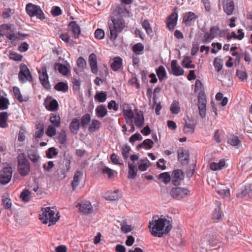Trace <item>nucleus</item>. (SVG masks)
<instances>
[{
  "label": "nucleus",
  "instance_id": "obj_55",
  "mask_svg": "<svg viewBox=\"0 0 252 252\" xmlns=\"http://www.w3.org/2000/svg\"><path fill=\"white\" fill-rule=\"evenodd\" d=\"M9 104V102L7 98L3 96L0 97V110L7 109Z\"/></svg>",
  "mask_w": 252,
  "mask_h": 252
},
{
  "label": "nucleus",
  "instance_id": "obj_17",
  "mask_svg": "<svg viewBox=\"0 0 252 252\" xmlns=\"http://www.w3.org/2000/svg\"><path fill=\"white\" fill-rule=\"evenodd\" d=\"M223 9L228 15L232 14L234 9V3L232 0H225L223 3Z\"/></svg>",
  "mask_w": 252,
  "mask_h": 252
},
{
  "label": "nucleus",
  "instance_id": "obj_33",
  "mask_svg": "<svg viewBox=\"0 0 252 252\" xmlns=\"http://www.w3.org/2000/svg\"><path fill=\"white\" fill-rule=\"evenodd\" d=\"M225 161L224 159H221L220 160L219 163L213 162L210 165V169L213 171H217L221 170L223 167L225 166Z\"/></svg>",
  "mask_w": 252,
  "mask_h": 252
},
{
  "label": "nucleus",
  "instance_id": "obj_57",
  "mask_svg": "<svg viewBox=\"0 0 252 252\" xmlns=\"http://www.w3.org/2000/svg\"><path fill=\"white\" fill-rule=\"evenodd\" d=\"M56 139L61 144H64L66 139L65 131L64 130H62L59 135L56 137Z\"/></svg>",
  "mask_w": 252,
  "mask_h": 252
},
{
  "label": "nucleus",
  "instance_id": "obj_27",
  "mask_svg": "<svg viewBox=\"0 0 252 252\" xmlns=\"http://www.w3.org/2000/svg\"><path fill=\"white\" fill-rule=\"evenodd\" d=\"M83 177V172L81 171H77L73 177V180L72 182V187L73 190H75L79 185L80 181Z\"/></svg>",
  "mask_w": 252,
  "mask_h": 252
},
{
  "label": "nucleus",
  "instance_id": "obj_54",
  "mask_svg": "<svg viewBox=\"0 0 252 252\" xmlns=\"http://www.w3.org/2000/svg\"><path fill=\"white\" fill-rule=\"evenodd\" d=\"M149 164L150 162L147 159L141 160L138 165V169L141 171H146L149 167Z\"/></svg>",
  "mask_w": 252,
  "mask_h": 252
},
{
  "label": "nucleus",
  "instance_id": "obj_63",
  "mask_svg": "<svg viewBox=\"0 0 252 252\" xmlns=\"http://www.w3.org/2000/svg\"><path fill=\"white\" fill-rule=\"evenodd\" d=\"M107 107L109 110L113 109L117 111L119 109V104L115 100H112L108 102Z\"/></svg>",
  "mask_w": 252,
  "mask_h": 252
},
{
  "label": "nucleus",
  "instance_id": "obj_16",
  "mask_svg": "<svg viewBox=\"0 0 252 252\" xmlns=\"http://www.w3.org/2000/svg\"><path fill=\"white\" fill-rule=\"evenodd\" d=\"M69 31L71 32L72 36L74 38L78 37L81 33L80 28L75 21H71L69 24Z\"/></svg>",
  "mask_w": 252,
  "mask_h": 252
},
{
  "label": "nucleus",
  "instance_id": "obj_49",
  "mask_svg": "<svg viewBox=\"0 0 252 252\" xmlns=\"http://www.w3.org/2000/svg\"><path fill=\"white\" fill-rule=\"evenodd\" d=\"M13 92L16 98L18 100L19 102H23L27 101L26 99L23 98V96L21 94L20 89L17 87H14L13 88Z\"/></svg>",
  "mask_w": 252,
  "mask_h": 252
},
{
  "label": "nucleus",
  "instance_id": "obj_47",
  "mask_svg": "<svg viewBox=\"0 0 252 252\" xmlns=\"http://www.w3.org/2000/svg\"><path fill=\"white\" fill-rule=\"evenodd\" d=\"M32 192L28 189H24L20 194V198L24 202H28L31 198Z\"/></svg>",
  "mask_w": 252,
  "mask_h": 252
},
{
  "label": "nucleus",
  "instance_id": "obj_3",
  "mask_svg": "<svg viewBox=\"0 0 252 252\" xmlns=\"http://www.w3.org/2000/svg\"><path fill=\"white\" fill-rule=\"evenodd\" d=\"M26 10L27 14L31 17H36V18L42 20L45 18L44 14L38 5L32 3L27 4Z\"/></svg>",
  "mask_w": 252,
  "mask_h": 252
},
{
  "label": "nucleus",
  "instance_id": "obj_35",
  "mask_svg": "<svg viewBox=\"0 0 252 252\" xmlns=\"http://www.w3.org/2000/svg\"><path fill=\"white\" fill-rule=\"evenodd\" d=\"M192 60L190 57H184L182 61V65L184 67L187 68H194L195 67V65L192 64Z\"/></svg>",
  "mask_w": 252,
  "mask_h": 252
},
{
  "label": "nucleus",
  "instance_id": "obj_30",
  "mask_svg": "<svg viewBox=\"0 0 252 252\" xmlns=\"http://www.w3.org/2000/svg\"><path fill=\"white\" fill-rule=\"evenodd\" d=\"M123 60L119 57H116L113 59V62L111 65V68L114 71H117L122 66Z\"/></svg>",
  "mask_w": 252,
  "mask_h": 252
},
{
  "label": "nucleus",
  "instance_id": "obj_52",
  "mask_svg": "<svg viewBox=\"0 0 252 252\" xmlns=\"http://www.w3.org/2000/svg\"><path fill=\"white\" fill-rule=\"evenodd\" d=\"M121 150L123 158L126 159L129 157V152L131 150L130 147L127 145H125L122 147Z\"/></svg>",
  "mask_w": 252,
  "mask_h": 252
},
{
  "label": "nucleus",
  "instance_id": "obj_9",
  "mask_svg": "<svg viewBox=\"0 0 252 252\" xmlns=\"http://www.w3.org/2000/svg\"><path fill=\"white\" fill-rule=\"evenodd\" d=\"M123 114L126 124H129V121L134 118V112L131 106L127 103L123 105Z\"/></svg>",
  "mask_w": 252,
  "mask_h": 252
},
{
  "label": "nucleus",
  "instance_id": "obj_34",
  "mask_svg": "<svg viewBox=\"0 0 252 252\" xmlns=\"http://www.w3.org/2000/svg\"><path fill=\"white\" fill-rule=\"evenodd\" d=\"M194 92L197 94L198 96H205V94L203 91L202 83L200 80H197L195 83Z\"/></svg>",
  "mask_w": 252,
  "mask_h": 252
},
{
  "label": "nucleus",
  "instance_id": "obj_32",
  "mask_svg": "<svg viewBox=\"0 0 252 252\" xmlns=\"http://www.w3.org/2000/svg\"><path fill=\"white\" fill-rule=\"evenodd\" d=\"M196 18L195 14L192 12L186 13L183 18V22L186 25H190L191 22Z\"/></svg>",
  "mask_w": 252,
  "mask_h": 252
},
{
  "label": "nucleus",
  "instance_id": "obj_21",
  "mask_svg": "<svg viewBox=\"0 0 252 252\" xmlns=\"http://www.w3.org/2000/svg\"><path fill=\"white\" fill-rule=\"evenodd\" d=\"M55 69L58 70L63 76H66L70 71V66L69 64L64 65L61 63H56L55 65Z\"/></svg>",
  "mask_w": 252,
  "mask_h": 252
},
{
  "label": "nucleus",
  "instance_id": "obj_58",
  "mask_svg": "<svg viewBox=\"0 0 252 252\" xmlns=\"http://www.w3.org/2000/svg\"><path fill=\"white\" fill-rule=\"evenodd\" d=\"M142 26L148 34L150 35L152 33L153 31L148 21L144 20L142 22Z\"/></svg>",
  "mask_w": 252,
  "mask_h": 252
},
{
  "label": "nucleus",
  "instance_id": "obj_48",
  "mask_svg": "<svg viewBox=\"0 0 252 252\" xmlns=\"http://www.w3.org/2000/svg\"><path fill=\"white\" fill-rule=\"evenodd\" d=\"M134 123L137 127H142L144 124V119L143 115L137 114L134 118Z\"/></svg>",
  "mask_w": 252,
  "mask_h": 252
},
{
  "label": "nucleus",
  "instance_id": "obj_7",
  "mask_svg": "<svg viewBox=\"0 0 252 252\" xmlns=\"http://www.w3.org/2000/svg\"><path fill=\"white\" fill-rule=\"evenodd\" d=\"M189 190L181 187L172 188L170 191V195L174 198H184L189 196Z\"/></svg>",
  "mask_w": 252,
  "mask_h": 252
},
{
  "label": "nucleus",
  "instance_id": "obj_6",
  "mask_svg": "<svg viewBox=\"0 0 252 252\" xmlns=\"http://www.w3.org/2000/svg\"><path fill=\"white\" fill-rule=\"evenodd\" d=\"M0 173V183L2 185H6L11 179L12 168L10 166H6L3 168Z\"/></svg>",
  "mask_w": 252,
  "mask_h": 252
},
{
  "label": "nucleus",
  "instance_id": "obj_59",
  "mask_svg": "<svg viewBox=\"0 0 252 252\" xmlns=\"http://www.w3.org/2000/svg\"><path fill=\"white\" fill-rule=\"evenodd\" d=\"M44 126L42 124H39L35 133V139L40 138L43 134Z\"/></svg>",
  "mask_w": 252,
  "mask_h": 252
},
{
  "label": "nucleus",
  "instance_id": "obj_51",
  "mask_svg": "<svg viewBox=\"0 0 252 252\" xmlns=\"http://www.w3.org/2000/svg\"><path fill=\"white\" fill-rule=\"evenodd\" d=\"M41 213L39 214V220L43 223H47V207H43L41 209Z\"/></svg>",
  "mask_w": 252,
  "mask_h": 252
},
{
  "label": "nucleus",
  "instance_id": "obj_11",
  "mask_svg": "<svg viewBox=\"0 0 252 252\" xmlns=\"http://www.w3.org/2000/svg\"><path fill=\"white\" fill-rule=\"evenodd\" d=\"M178 160L181 162L182 164L186 165L189 161V152L188 150L180 148L178 151Z\"/></svg>",
  "mask_w": 252,
  "mask_h": 252
},
{
  "label": "nucleus",
  "instance_id": "obj_56",
  "mask_svg": "<svg viewBox=\"0 0 252 252\" xmlns=\"http://www.w3.org/2000/svg\"><path fill=\"white\" fill-rule=\"evenodd\" d=\"M100 126V123L99 121L96 119H93L91 123L90 126V130L91 131H94L96 129H98Z\"/></svg>",
  "mask_w": 252,
  "mask_h": 252
},
{
  "label": "nucleus",
  "instance_id": "obj_40",
  "mask_svg": "<svg viewBox=\"0 0 252 252\" xmlns=\"http://www.w3.org/2000/svg\"><path fill=\"white\" fill-rule=\"evenodd\" d=\"M158 179L160 180L162 182L165 184H168L171 181V176L168 172H163L160 173L158 177Z\"/></svg>",
  "mask_w": 252,
  "mask_h": 252
},
{
  "label": "nucleus",
  "instance_id": "obj_64",
  "mask_svg": "<svg viewBox=\"0 0 252 252\" xmlns=\"http://www.w3.org/2000/svg\"><path fill=\"white\" fill-rule=\"evenodd\" d=\"M91 121L90 115L87 114L83 116L81 119V124L83 127H85Z\"/></svg>",
  "mask_w": 252,
  "mask_h": 252
},
{
  "label": "nucleus",
  "instance_id": "obj_38",
  "mask_svg": "<svg viewBox=\"0 0 252 252\" xmlns=\"http://www.w3.org/2000/svg\"><path fill=\"white\" fill-rule=\"evenodd\" d=\"M59 109V105L57 100L55 99H52L48 102V111L56 112Z\"/></svg>",
  "mask_w": 252,
  "mask_h": 252
},
{
  "label": "nucleus",
  "instance_id": "obj_36",
  "mask_svg": "<svg viewBox=\"0 0 252 252\" xmlns=\"http://www.w3.org/2000/svg\"><path fill=\"white\" fill-rule=\"evenodd\" d=\"M8 117V114L6 112L0 113V127L6 128L8 126L7 121Z\"/></svg>",
  "mask_w": 252,
  "mask_h": 252
},
{
  "label": "nucleus",
  "instance_id": "obj_23",
  "mask_svg": "<svg viewBox=\"0 0 252 252\" xmlns=\"http://www.w3.org/2000/svg\"><path fill=\"white\" fill-rule=\"evenodd\" d=\"M77 67L74 68V71L77 74H80L83 71L86 66V62L82 57H79L77 61Z\"/></svg>",
  "mask_w": 252,
  "mask_h": 252
},
{
  "label": "nucleus",
  "instance_id": "obj_8",
  "mask_svg": "<svg viewBox=\"0 0 252 252\" xmlns=\"http://www.w3.org/2000/svg\"><path fill=\"white\" fill-rule=\"evenodd\" d=\"M60 217V213L56 208L48 207V226L55 224Z\"/></svg>",
  "mask_w": 252,
  "mask_h": 252
},
{
  "label": "nucleus",
  "instance_id": "obj_14",
  "mask_svg": "<svg viewBox=\"0 0 252 252\" xmlns=\"http://www.w3.org/2000/svg\"><path fill=\"white\" fill-rule=\"evenodd\" d=\"M198 108L201 117L204 118L206 115V99L205 96H198Z\"/></svg>",
  "mask_w": 252,
  "mask_h": 252
},
{
  "label": "nucleus",
  "instance_id": "obj_4",
  "mask_svg": "<svg viewBox=\"0 0 252 252\" xmlns=\"http://www.w3.org/2000/svg\"><path fill=\"white\" fill-rule=\"evenodd\" d=\"M18 170L19 174L25 176L29 174L30 171V163L23 154H20L18 157Z\"/></svg>",
  "mask_w": 252,
  "mask_h": 252
},
{
  "label": "nucleus",
  "instance_id": "obj_10",
  "mask_svg": "<svg viewBox=\"0 0 252 252\" xmlns=\"http://www.w3.org/2000/svg\"><path fill=\"white\" fill-rule=\"evenodd\" d=\"M39 79L42 85L45 88L47 89V65L46 63H42L41 69L38 71Z\"/></svg>",
  "mask_w": 252,
  "mask_h": 252
},
{
  "label": "nucleus",
  "instance_id": "obj_12",
  "mask_svg": "<svg viewBox=\"0 0 252 252\" xmlns=\"http://www.w3.org/2000/svg\"><path fill=\"white\" fill-rule=\"evenodd\" d=\"M184 178V174L180 169L173 171L172 173V181L174 186H179L181 181Z\"/></svg>",
  "mask_w": 252,
  "mask_h": 252
},
{
  "label": "nucleus",
  "instance_id": "obj_45",
  "mask_svg": "<svg viewBox=\"0 0 252 252\" xmlns=\"http://www.w3.org/2000/svg\"><path fill=\"white\" fill-rule=\"evenodd\" d=\"M144 48V47L142 43H138L132 46V50L136 55H140L142 54Z\"/></svg>",
  "mask_w": 252,
  "mask_h": 252
},
{
  "label": "nucleus",
  "instance_id": "obj_25",
  "mask_svg": "<svg viewBox=\"0 0 252 252\" xmlns=\"http://www.w3.org/2000/svg\"><path fill=\"white\" fill-rule=\"evenodd\" d=\"M185 124L184 127V132L186 134H190L194 132L195 125L190 122V120L188 121L185 120Z\"/></svg>",
  "mask_w": 252,
  "mask_h": 252
},
{
  "label": "nucleus",
  "instance_id": "obj_61",
  "mask_svg": "<svg viewBox=\"0 0 252 252\" xmlns=\"http://www.w3.org/2000/svg\"><path fill=\"white\" fill-rule=\"evenodd\" d=\"M236 75L241 81H244L247 79V74L245 69L242 70H237Z\"/></svg>",
  "mask_w": 252,
  "mask_h": 252
},
{
  "label": "nucleus",
  "instance_id": "obj_2",
  "mask_svg": "<svg viewBox=\"0 0 252 252\" xmlns=\"http://www.w3.org/2000/svg\"><path fill=\"white\" fill-rule=\"evenodd\" d=\"M110 30V39L114 41L117 38L119 33L121 32L125 27V23L122 18H113L112 22L108 23Z\"/></svg>",
  "mask_w": 252,
  "mask_h": 252
},
{
  "label": "nucleus",
  "instance_id": "obj_46",
  "mask_svg": "<svg viewBox=\"0 0 252 252\" xmlns=\"http://www.w3.org/2000/svg\"><path fill=\"white\" fill-rule=\"evenodd\" d=\"M11 32V27L8 24L2 25L0 27V34L7 36Z\"/></svg>",
  "mask_w": 252,
  "mask_h": 252
},
{
  "label": "nucleus",
  "instance_id": "obj_22",
  "mask_svg": "<svg viewBox=\"0 0 252 252\" xmlns=\"http://www.w3.org/2000/svg\"><path fill=\"white\" fill-rule=\"evenodd\" d=\"M95 112L96 116L99 118H104L108 114V111L104 105L97 106L95 109Z\"/></svg>",
  "mask_w": 252,
  "mask_h": 252
},
{
  "label": "nucleus",
  "instance_id": "obj_24",
  "mask_svg": "<svg viewBox=\"0 0 252 252\" xmlns=\"http://www.w3.org/2000/svg\"><path fill=\"white\" fill-rule=\"evenodd\" d=\"M104 197L107 200L115 201L118 200L120 197L119 191L116 190L107 191L104 194Z\"/></svg>",
  "mask_w": 252,
  "mask_h": 252
},
{
  "label": "nucleus",
  "instance_id": "obj_37",
  "mask_svg": "<svg viewBox=\"0 0 252 252\" xmlns=\"http://www.w3.org/2000/svg\"><path fill=\"white\" fill-rule=\"evenodd\" d=\"M252 198V185H250L245 187L244 190H243L241 192L238 193L237 194L238 197H243L247 194Z\"/></svg>",
  "mask_w": 252,
  "mask_h": 252
},
{
  "label": "nucleus",
  "instance_id": "obj_43",
  "mask_svg": "<svg viewBox=\"0 0 252 252\" xmlns=\"http://www.w3.org/2000/svg\"><path fill=\"white\" fill-rule=\"evenodd\" d=\"M56 90L63 92H66L68 91V87L67 84L63 82L58 83L54 87Z\"/></svg>",
  "mask_w": 252,
  "mask_h": 252
},
{
  "label": "nucleus",
  "instance_id": "obj_50",
  "mask_svg": "<svg viewBox=\"0 0 252 252\" xmlns=\"http://www.w3.org/2000/svg\"><path fill=\"white\" fill-rule=\"evenodd\" d=\"M215 69L219 72L222 68L223 65V60L220 57H216L213 63Z\"/></svg>",
  "mask_w": 252,
  "mask_h": 252
},
{
  "label": "nucleus",
  "instance_id": "obj_53",
  "mask_svg": "<svg viewBox=\"0 0 252 252\" xmlns=\"http://www.w3.org/2000/svg\"><path fill=\"white\" fill-rule=\"evenodd\" d=\"M170 110L173 114H177L179 113L180 110L179 102L176 100H174L171 105Z\"/></svg>",
  "mask_w": 252,
  "mask_h": 252
},
{
  "label": "nucleus",
  "instance_id": "obj_29",
  "mask_svg": "<svg viewBox=\"0 0 252 252\" xmlns=\"http://www.w3.org/2000/svg\"><path fill=\"white\" fill-rule=\"evenodd\" d=\"M216 208L213 214L212 219L214 220H220L222 215V213L220 211L221 203L220 201H216Z\"/></svg>",
  "mask_w": 252,
  "mask_h": 252
},
{
  "label": "nucleus",
  "instance_id": "obj_15",
  "mask_svg": "<svg viewBox=\"0 0 252 252\" xmlns=\"http://www.w3.org/2000/svg\"><path fill=\"white\" fill-rule=\"evenodd\" d=\"M171 67L172 73L174 75L179 76L184 74V70L178 64L176 60H174L171 61Z\"/></svg>",
  "mask_w": 252,
  "mask_h": 252
},
{
  "label": "nucleus",
  "instance_id": "obj_39",
  "mask_svg": "<svg viewBox=\"0 0 252 252\" xmlns=\"http://www.w3.org/2000/svg\"><path fill=\"white\" fill-rule=\"evenodd\" d=\"M156 73L159 80L161 81L166 77V72L164 67L160 65L156 70Z\"/></svg>",
  "mask_w": 252,
  "mask_h": 252
},
{
  "label": "nucleus",
  "instance_id": "obj_13",
  "mask_svg": "<svg viewBox=\"0 0 252 252\" xmlns=\"http://www.w3.org/2000/svg\"><path fill=\"white\" fill-rule=\"evenodd\" d=\"M77 207L83 214L88 215L93 212V208L89 201H82L77 205Z\"/></svg>",
  "mask_w": 252,
  "mask_h": 252
},
{
  "label": "nucleus",
  "instance_id": "obj_31",
  "mask_svg": "<svg viewBox=\"0 0 252 252\" xmlns=\"http://www.w3.org/2000/svg\"><path fill=\"white\" fill-rule=\"evenodd\" d=\"M128 178L129 179H134L137 175V170L136 166L134 163H128Z\"/></svg>",
  "mask_w": 252,
  "mask_h": 252
},
{
  "label": "nucleus",
  "instance_id": "obj_19",
  "mask_svg": "<svg viewBox=\"0 0 252 252\" xmlns=\"http://www.w3.org/2000/svg\"><path fill=\"white\" fill-rule=\"evenodd\" d=\"M217 193L223 198H229L230 194L229 189L227 187H224L222 185L218 186L216 188Z\"/></svg>",
  "mask_w": 252,
  "mask_h": 252
},
{
  "label": "nucleus",
  "instance_id": "obj_41",
  "mask_svg": "<svg viewBox=\"0 0 252 252\" xmlns=\"http://www.w3.org/2000/svg\"><path fill=\"white\" fill-rule=\"evenodd\" d=\"M94 98L99 102H104L107 99V94L105 92H100L97 93L94 95Z\"/></svg>",
  "mask_w": 252,
  "mask_h": 252
},
{
  "label": "nucleus",
  "instance_id": "obj_5",
  "mask_svg": "<svg viewBox=\"0 0 252 252\" xmlns=\"http://www.w3.org/2000/svg\"><path fill=\"white\" fill-rule=\"evenodd\" d=\"M18 78L20 83L23 84L27 81L32 82V75L27 66L21 63L20 65V71L18 73Z\"/></svg>",
  "mask_w": 252,
  "mask_h": 252
},
{
  "label": "nucleus",
  "instance_id": "obj_1",
  "mask_svg": "<svg viewBox=\"0 0 252 252\" xmlns=\"http://www.w3.org/2000/svg\"><path fill=\"white\" fill-rule=\"evenodd\" d=\"M149 228L153 236L161 237L171 231L172 228V219L163 215L154 216L149 222Z\"/></svg>",
  "mask_w": 252,
  "mask_h": 252
},
{
  "label": "nucleus",
  "instance_id": "obj_20",
  "mask_svg": "<svg viewBox=\"0 0 252 252\" xmlns=\"http://www.w3.org/2000/svg\"><path fill=\"white\" fill-rule=\"evenodd\" d=\"M177 14L172 13L167 20V26L170 30H173L176 26L177 22Z\"/></svg>",
  "mask_w": 252,
  "mask_h": 252
},
{
  "label": "nucleus",
  "instance_id": "obj_62",
  "mask_svg": "<svg viewBox=\"0 0 252 252\" xmlns=\"http://www.w3.org/2000/svg\"><path fill=\"white\" fill-rule=\"evenodd\" d=\"M102 172L103 174L107 175L109 178H112L114 175V171L112 169L106 166L103 168Z\"/></svg>",
  "mask_w": 252,
  "mask_h": 252
},
{
  "label": "nucleus",
  "instance_id": "obj_18",
  "mask_svg": "<svg viewBox=\"0 0 252 252\" xmlns=\"http://www.w3.org/2000/svg\"><path fill=\"white\" fill-rule=\"evenodd\" d=\"M89 62L91 68L92 72L96 74L98 72L96 56L95 54L92 53L89 57Z\"/></svg>",
  "mask_w": 252,
  "mask_h": 252
},
{
  "label": "nucleus",
  "instance_id": "obj_42",
  "mask_svg": "<svg viewBox=\"0 0 252 252\" xmlns=\"http://www.w3.org/2000/svg\"><path fill=\"white\" fill-rule=\"evenodd\" d=\"M29 158L33 162L38 161L39 156L37 154V151L34 150H29L27 152Z\"/></svg>",
  "mask_w": 252,
  "mask_h": 252
},
{
  "label": "nucleus",
  "instance_id": "obj_60",
  "mask_svg": "<svg viewBox=\"0 0 252 252\" xmlns=\"http://www.w3.org/2000/svg\"><path fill=\"white\" fill-rule=\"evenodd\" d=\"M153 103L154 105L153 106V108H154L155 107V112L157 115H159L160 114V111L162 108V106L160 104V103H157L156 101V98L155 97V95L153 97Z\"/></svg>",
  "mask_w": 252,
  "mask_h": 252
},
{
  "label": "nucleus",
  "instance_id": "obj_44",
  "mask_svg": "<svg viewBox=\"0 0 252 252\" xmlns=\"http://www.w3.org/2000/svg\"><path fill=\"white\" fill-rule=\"evenodd\" d=\"M228 143L232 146H237L238 148L241 142L237 136L232 135L228 138Z\"/></svg>",
  "mask_w": 252,
  "mask_h": 252
},
{
  "label": "nucleus",
  "instance_id": "obj_28",
  "mask_svg": "<svg viewBox=\"0 0 252 252\" xmlns=\"http://www.w3.org/2000/svg\"><path fill=\"white\" fill-rule=\"evenodd\" d=\"M80 127L79 120L77 118H74L71 121L69 129L70 132L73 134H77Z\"/></svg>",
  "mask_w": 252,
  "mask_h": 252
},
{
  "label": "nucleus",
  "instance_id": "obj_26",
  "mask_svg": "<svg viewBox=\"0 0 252 252\" xmlns=\"http://www.w3.org/2000/svg\"><path fill=\"white\" fill-rule=\"evenodd\" d=\"M49 121L55 127H60L61 125V118L59 114H51L50 116Z\"/></svg>",
  "mask_w": 252,
  "mask_h": 252
}]
</instances>
